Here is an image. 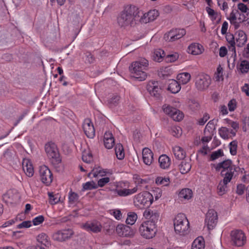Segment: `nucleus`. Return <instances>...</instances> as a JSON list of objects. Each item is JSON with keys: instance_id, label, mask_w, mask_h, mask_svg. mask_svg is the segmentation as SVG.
Instances as JSON below:
<instances>
[{"instance_id": "1", "label": "nucleus", "mask_w": 249, "mask_h": 249, "mask_svg": "<svg viewBox=\"0 0 249 249\" xmlns=\"http://www.w3.org/2000/svg\"><path fill=\"white\" fill-rule=\"evenodd\" d=\"M143 216L147 220L142 222L140 225L139 232L144 238H153L157 231V223L159 213L156 210L147 208L143 212Z\"/></svg>"}, {"instance_id": "2", "label": "nucleus", "mask_w": 249, "mask_h": 249, "mask_svg": "<svg viewBox=\"0 0 249 249\" xmlns=\"http://www.w3.org/2000/svg\"><path fill=\"white\" fill-rule=\"evenodd\" d=\"M133 179L136 185V187L132 189H128L130 186L128 181H120L116 183L114 192L119 196H127L135 193L137 191L138 187H142L143 185H146L148 182V179H142L137 174L133 176Z\"/></svg>"}, {"instance_id": "3", "label": "nucleus", "mask_w": 249, "mask_h": 249, "mask_svg": "<svg viewBox=\"0 0 249 249\" xmlns=\"http://www.w3.org/2000/svg\"><path fill=\"white\" fill-rule=\"evenodd\" d=\"M140 12L135 6L126 7L119 15L117 21L120 26H132L139 21Z\"/></svg>"}, {"instance_id": "4", "label": "nucleus", "mask_w": 249, "mask_h": 249, "mask_svg": "<svg viewBox=\"0 0 249 249\" xmlns=\"http://www.w3.org/2000/svg\"><path fill=\"white\" fill-rule=\"evenodd\" d=\"M148 65V61L144 58H141L132 63L130 67V71L132 76L139 81H142L145 80L147 74L145 71Z\"/></svg>"}, {"instance_id": "5", "label": "nucleus", "mask_w": 249, "mask_h": 249, "mask_svg": "<svg viewBox=\"0 0 249 249\" xmlns=\"http://www.w3.org/2000/svg\"><path fill=\"white\" fill-rule=\"evenodd\" d=\"M174 229L176 232L180 235H184L188 233L190 224L186 215L183 213H178L174 221Z\"/></svg>"}, {"instance_id": "6", "label": "nucleus", "mask_w": 249, "mask_h": 249, "mask_svg": "<svg viewBox=\"0 0 249 249\" xmlns=\"http://www.w3.org/2000/svg\"><path fill=\"white\" fill-rule=\"evenodd\" d=\"M217 170H221V172L223 173L225 177H227L228 175L232 178L234 173L238 172L240 168L238 167L233 165L231 161L230 160H224L218 163L216 167Z\"/></svg>"}, {"instance_id": "7", "label": "nucleus", "mask_w": 249, "mask_h": 249, "mask_svg": "<svg viewBox=\"0 0 249 249\" xmlns=\"http://www.w3.org/2000/svg\"><path fill=\"white\" fill-rule=\"evenodd\" d=\"M38 174L39 179L46 185H49L52 182L53 174L48 166L45 165L40 166Z\"/></svg>"}, {"instance_id": "8", "label": "nucleus", "mask_w": 249, "mask_h": 249, "mask_svg": "<svg viewBox=\"0 0 249 249\" xmlns=\"http://www.w3.org/2000/svg\"><path fill=\"white\" fill-rule=\"evenodd\" d=\"M211 79L207 74H200L196 78L195 85L199 90L206 89L210 85Z\"/></svg>"}, {"instance_id": "9", "label": "nucleus", "mask_w": 249, "mask_h": 249, "mask_svg": "<svg viewBox=\"0 0 249 249\" xmlns=\"http://www.w3.org/2000/svg\"><path fill=\"white\" fill-rule=\"evenodd\" d=\"M231 236L233 244L237 247H242L246 243V237L241 230L232 231L231 232Z\"/></svg>"}, {"instance_id": "10", "label": "nucleus", "mask_w": 249, "mask_h": 249, "mask_svg": "<svg viewBox=\"0 0 249 249\" xmlns=\"http://www.w3.org/2000/svg\"><path fill=\"white\" fill-rule=\"evenodd\" d=\"M218 219L216 212L213 209H209L206 215L205 224L209 230H213L216 226Z\"/></svg>"}, {"instance_id": "11", "label": "nucleus", "mask_w": 249, "mask_h": 249, "mask_svg": "<svg viewBox=\"0 0 249 249\" xmlns=\"http://www.w3.org/2000/svg\"><path fill=\"white\" fill-rule=\"evenodd\" d=\"M45 149L49 159L54 160L56 161L60 160L58 148L54 143L52 142L47 143L45 146Z\"/></svg>"}, {"instance_id": "12", "label": "nucleus", "mask_w": 249, "mask_h": 249, "mask_svg": "<svg viewBox=\"0 0 249 249\" xmlns=\"http://www.w3.org/2000/svg\"><path fill=\"white\" fill-rule=\"evenodd\" d=\"M186 34V31L184 29H175L170 31L165 34L164 38L166 41L173 42L182 37Z\"/></svg>"}, {"instance_id": "13", "label": "nucleus", "mask_w": 249, "mask_h": 249, "mask_svg": "<svg viewBox=\"0 0 249 249\" xmlns=\"http://www.w3.org/2000/svg\"><path fill=\"white\" fill-rule=\"evenodd\" d=\"M73 233V231L71 229L59 230L53 234V238L54 240L62 242L69 238Z\"/></svg>"}, {"instance_id": "14", "label": "nucleus", "mask_w": 249, "mask_h": 249, "mask_svg": "<svg viewBox=\"0 0 249 249\" xmlns=\"http://www.w3.org/2000/svg\"><path fill=\"white\" fill-rule=\"evenodd\" d=\"M82 228L88 231L97 233L101 231L102 226L99 221L93 220L88 221L83 224L82 226Z\"/></svg>"}, {"instance_id": "15", "label": "nucleus", "mask_w": 249, "mask_h": 249, "mask_svg": "<svg viewBox=\"0 0 249 249\" xmlns=\"http://www.w3.org/2000/svg\"><path fill=\"white\" fill-rule=\"evenodd\" d=\"M146 88L151 95L156 98L160 97L161 89L158 81H149L147 85Z\"/></svg>"}, {"instance_id": "16", "label": "nucleus", "mask_w": 249, "mask_h": 249, "mask_svg": "<svg viewBox=\"0 0 249 249\" xmlns=\"http://www.w3.org/2000/svg\"><path fill=\"white\" fill-rule=\"evenodd\" d=\"M19 194L16 189H10L3 194L2 199L5 202H10L12 201H18L19 198Z\"/></svg>"}, {"instance_id": "17", "label": "nucleus", "mask_w": 249, "mask_h": 249, "mask_svg": "<svg viewBox=\"0 0 249 249\" xmlns=\"http://www.w3.org/2000/svg\"><path fill=\"white\" fill-rule=\"evenodd\" d=\"M159 15V13L158 10L156 9L151 10L143 14L141 18L140 17L139 21L142 23L151 22L156 19Z\"/></svg>"}, {"instance_id": "18", "label": "nucleus", "mask_w": 249, "mask_h": 249, "mask_svg": "<svg viewBox=\"0 0 249 249\" xmlns=\"http://www.w3.org/2000/svg\"><path fill=\"white\" fill-rule=\"evenodd\" d=\"M83 128L86 136L89 138H92L95 135V130L92 123L89 119L84 120Z\"/></svg>"}, {"instance_id": "19", "label": "nucleus", "mask_w": 249, "mask_h": 249, "mask_svg": "<svg viewBox=\"0 0 249 249\" xmlns=\"http://www.w3.org/2000/svg\"><path fill=\"white\" fill-rule=\"evenodd\" d=\"M235 43L237 47H242L247 41V36L244 31L238 30L235 33Z\"/></svg>"}, {"instance_id": "20", "label": "nucleus", "mask_w": 249, "mask_h": 249, "mask_svg": "<svg viewBox=\"0 0 249 249\" xmlns=\"http://www.w3.org/2000/svg\"><path fill=\"white\" fill-rule=\"evenodd\" d=\"M162 195V191L159 188H155L152 190L151 193L145 192L144 197L149 198L150 202L157 201Z\"/></svg>"}, {"instance_id": "21", "label": "nucleus", "mask_w": 249, "mask_h": 249, "mask_svg": "<svg viewBox=\"0 0 249 249\" xmlns=\"http://www.w3.org/2000/svg\"><path fill=\"white\" fill-rule=\"evenodd\" d=\"M116 231L120 236H130L133 234L131 228L124 224L118 225L116 227Z\"/></svg>"}, {"instance_id": "22", "label": "nucleus", "mask_w": 249, "mask_h": 249, "mask_svg": "<svg viewBox=\"0 0 249 249\" xmlns=\"http://www.w3.org/2000/svg\"><path fill=\"white\" fill-rule=\"evenodd\" d=\"M204 49L202 45L197 43H193L188 47L187 52L192 55H199L203 53Z\"/></svg>"}, {"instance_id": "23", "label": "nucleus", "mask_w": 249, "mask_h": 249, "mask_svg": "<svg viewBox=\"0 0 249 249\" xmlns=\"http://www.w3.org/2000/svg\"><path fill=\"white\" fill-rule=\"evenodd\" d=\"M22 168L25 174L29 177L34 174V169L31 161L28 159H24L22 160Z\"/></svg>"}, {"instance_id": "24", "label": "nucleus", "mask_w": 249, "mask_h": 249, "mask_svg": "<svg viewBox=\"0 0 249 249\" xmlns=\"http://www.w3.org/2000/svg\"><path fill=\"white\" fill-rule=\"evenodd\" d=\"M142 160L144 164L150 165L153 161V153L148 148H144L142 151Z\"/></svg>"}, {"instance_id": "25", "label": "nucleus", "mask_w": 249, "mask_h": 249, "mask_svg": "<svg viewBox=\"0 0 249 249\" xmlns=\"http://www.w3.org/2000/svg\"><path fill=\"white\" fill-rule=\"evenodd\" d=\"M231 176L228 175L227 177H224L223 180L219 182L217 186V190L220 195H222L226 192L227 184L231 181Z\"/></svg>"}, {"instance_id": "26", "label": "nucleus", "mask_w": 249, "mask_h": 249, "mask_svg": "<svg viewBox=\"0 0 249 249\" xmlns=\"http://www.w3.org/2000/svg\"><path fill=\"white\" fill-rule=\"evenodd\" d=\"M105 146L107 149H111L114 145V139L110 132H106L104 136Z\"/></svg>"}, {"instance_id": "27", "label": "nucleus", "mask_w": 249, "mask_h": 249, "mask_svg": "<svg viewBox=\"0 0 249 249\" xmlns=\"http://www.w3.org/2000/svg\"><path fill=\"white\" fill-rule=\"evenodd\" d=\"M181 89L180 84L178 81L170 79L168 81V90L173 93L178 92Z\"/></svg>"}, {"instance_id": "28", "label": "nucleus", "mask_w": 249, "mask_h": 249, "mask_svg": "<svg viewBox=\"0 0 249 249\" xmlns=\"http://www.w3.org/2000/svg\"><path fill=\"white\" fill-rule=\"evenodd\" d=\"M160 166L163 169H168L171 164V159L166 155H162L159 158Z\"/></svg>"}, {"instance_id": "29", "label": "nucleus", "mask_w": 249, "mask_h": 249, "mask_svg": "<svg viewBox=\"0 0 249 249\" xmlns=\"http://www.w3.org/2000/svg\"><path fill=\"white\" fill-rule=\"evenodd\" d=\"M111 173L106 169H93L88 174V176L89 178L93 177L94 178L100 177H104L107 175L110 174Z\"/></svg>"}, {"instance_id": "30", "label": "nucleus", "mask_w": 249, "mask_h": 249, "mask_svg": "<svg viewBox=\"0 0 249 249\" xmlns=\"http://www.w3.org/2000/svg\"><path fill=\"white\" fill-rule=\"evenodd\" d=\"M226 40L228 42V43L230 45V49L234 53L235 55H236V50H235V35L228 33L226 35Z\"/></svg>"}, {"instance_id": "31", "label": "nucleus", "mask_w": 249, "mask_h": 249, "mask_svg": "<svg viewBox=\"0 0 249 249\" xmlns=\"http://www.w3.org/2000/svg\"><path fill=\"white\" fill-rule=\"evenodd\" d=\"M205 241L201 236L196 238L193 242L192 249H204Z\"/></svg>"}, {"instance_id": "32", "label": "nucleus", "mask_w": 249, "mask_h": 249, "mask_svg": "<svg viewBox=\"0 0 249 249\" xmlns=\"http://www.w3.org/2000/svg\"><path fill=\"white\" fill-rule=\"evenodd\" d=\"M173 152L175 157L179 160H182L186 157L184 150L179 146H175L173 148Z\"/></svg>"}, {"instance_id": "33", "label": "nucleus", "mask_w": 249, "mask_h": 249, "mask_svg": "<svg viewBox=\"0 0 249 249\" xmlns=\"http://www.w3.org/2000/svg\"><path fill=\"white\" fill-rule=\"evenodd\" d=\"M177 79L180 84L184 85L190 81L191 74L188 72L180 73L177 75Z\"/></svg>"}, {"instance_id": "34", "label": "nucleus", "mask_w": 249, "mask_h": 249, "mask_svg": "<svg viewBox=\"0 0 249 249\" xmlns=\"http://www.w3.org/2000/svg\"><path fill=\"white\" fill-rule=\"evenodd\" d=\"M191 164L189 160H183L179 165V169L180 173L182 174H186L190 171Z\"/></svg>"}, {"instance_id": "35", "label": "nucleus", "mask_w": 249, "mask_h": 249, "mask_svg": "<svg viewBox=\"0 0 249 249\" xmlns=\"http://www.w3.org/2000/svg\"><path fill=\"white\" fill-rule=\"evenodd\" d=\"M178 196L180 198L188 200L193 196V192L189 188L182 189L178 194Z\"/></svg>"}, {"instance_id": "36", "label": "nucleus", "mask_w": 249, "mask_h": 249, "mask_svg": "<svg viewBox=\"0 0 249 249\" xmlns=\"http://www.w3.org/2000/svg\"><path fill=\"white\" fill-rule=\"evenodd\" d=\"M37 241L45 247L50 245L48 235L45 233H41L36 236Z\"/></svg>"}, {"instance_id": "37", "label": "nucleus", "mask_w": 249, "mask_h": 249, "mask_svg": "<svg viewBox=\"0 0 249 249\" xmlns=\"http://www.w3.org/2000/svg\"><path fill=\"white\" fill-rule=\"evenodd\" d=\"M165 56L164 52L161 49H156L153 54V59L155 61L160 62L162 61Z\"/></svg>"}, {"instance_id": "38", "label": "nucleus", "mask_w": 249, "mask_h": 249, "mask_svg": "<svg viewBox=\"0 0 249 249\" xmlns=\"http://www.w3.org/2000/svg\"><path fill=\"white\" fill-rule=\"evenodd\" d=\"M115 154L119 160H122L124 157V147L121 143H117L115 148Z\"/></svg>"}, {"instance_id": "39", "label": "nucleus", "mask_w": 249, "mask_h": 249, "mask_svg": "<svg viewBox=\"0 0 249 249\" xmlns=\"http://www.w3.org/2000/svg\"><path fill=\"white\" fill-rule=\"evenodd\" d=\"M220 136L224 139H227L233 136L231 133V130L226 127H222L218 130Z\"/></svg>"}, {"instance_id": "40", "label": "nucleus", "mask_w": 249, "mask_h": 249, "mask_svg": "<svg viewBox=\"0 0 249 249\" xmlns=\"http://www.w3.org/2000/svg\"><path fill=\"white\" fill-rule=\"evenodd\" d=\"M82 160L86 163H90L93 160L92 155L89 149H85L83 151Z\"/></svg>"}, {"instance_id": "41", "label": "nucleus", "mask_w": 249, "mask_h": 249, "mask_svg": "<svg viewBox=\"0 0 249 249\" xmlns=\"http://www.w3.org/2000/svg\"><path fill=\"white\" fill-rule=\"evenodd\" d=\"M170 183V178L168 177H158L155 179V183L157 185L167 186Z\"/></svg>"}, {"instance_id": "42", "label": "nucleus", "mask_w": 249, "mask_h": 249, "mask_svg": "<svg viewBox=\"0 0 249 249\" xmlns=\"http://www.w3.org/2000/svg\"><path fill=\"white\" fill-rule=\"evenodd\" d=\"M206 11L212 21H215L219 17L218 13L209 7H206Z\"/></svg>"}, {"instance_id": "43", "label": "nucleus", "mask_w": 249, "mask_h": 249, "mask_svg": "<svg viewBox=\"0 0 249 249\" xmlns=\"http://www.w3.org/2000/svg\"><path fill=\"white\" fill-rule=\"evenodd\" d=\"M137 215L134 212H129L127 214V217L126 219V223L127 224L133 225L137 219Z\"/></svg>"}, {"instance_id": "44", "label": "nucleus", "mask_w": 249, "mask_h": 249, "mask_svg": "<svg viewBox=\"0 0 249 249\" xmlns=\"http://www.w3.org/2000/svg\"><path fill=\"white\" fill-rule=\"evenodd\" d=\"M239 69L242 73H247L249 71V61L246 60H241L239 65Z\"/></svg>"}, {"instance_id": "45", "label": "nucleus", "mask_w": 249, "mask_h": 249, "mask_svg": "<svg viewBox=\"0 0 249 249\" xmlns=\"http://www.w3.org/2000/svg\"><path fill=\"white\" fill-rule=\"evenodd\" d=\"M174 112L172 113L170 115L171 117L176 121H180L183 118V114L180 112L179 110L177 108L175 110H173Z\"/></svg>"}, {"instance_id": "46", "label": "nucleus", "mask_w": 249, "mask_h": 249, "mask_svg": "<svg viewBox=\"0 0 249 249\" xmlns=\"http://www.w3.org/2000/svg\"><path fill=\"white\" fill-rule=\"evenodd\" d=\"M82 186L83 190H90L97 188V184L93 181L87 182L83 184Z\"/></svg>"}, {"instance_id": "47", "label": "nucleus", "mask_w": 249, "mask_h": 249, "mask_svg": "<svg viewBox=\"0 0 249 249\" xmlns=\"http://www.w3.org/2000/svg\"><path fill=\"white\" fill-rule=\"evenodd\" d=\"M170 133L173 136L179 137L182 134V129L179 126H173L171 128Z\"/></svg>"}, {"instance_id": "48", "label": "nucleus", "mask_w": 249, "mask_h": 249, "mask_svg": "<svg viewBox=\"0 0 249 249\" xmlns=\"http://www.w3.org/2000/svg\"><path fill=\"white\" fill-rule=\"evenodd\" d=\"M240 15L238 10L237 9H233L231 13H230V17L228 18V19L230 21L231 23H235L237 18V15Z\"/></svg>"}, {"instance_id": "49", "label": "nucleus", "mask_w": 249, "mask_h": 249, "mask_svg": "<svg viewBox=\"0 0 249 249\" xmlns=\"http://www.w3.org/2000/svg\"><path fill=\"white\" fill-rule=\"evenodd\" d=\"M160 72L163 76H168L172 74L173 71L170 67H166L161 68Z\"/></svg>"}, {"instance_id": "50", "label": "nucleus", "mask_w": 249, "mask_h": 249, "mask_svg": "<svg viewBox=\"0 0 249 249\" xmlns=\"http://www.w3.org/2000/svg\"><path fill=\"white\" fill-rule=\"evenodd\" d=\"M237 142L233 141L229 144V148L231 154L232 155H235L237 153Z\"/></svg>"}, {"instance_id": "51", "label": "nucleus", "mask_w": 249, "mask_h": 249, "mask_svg": "<svg viewBox=\"0 0 249 249\" xmlns=\"http://www.w3.org/2000/svg\"><path fill=\"white\" fill-rule=\"evenodd\" d=\"M48 196L51 202H59L60 201V196L58 194H54L53 192H49Z\"/></svg>"}, {"instance_id": "52", "label": "nucleus", "mask_w": 249, "mask_h": 249, "mask_svg": "<svg viewBox=\"0 0 249 249\" xmlns=\"http://www.w3.org/2000/svg\"><path fill=\"white\" fill-rule=\"evenodd\" d=\"M229 125L233 128L232 130H231V133L233 136H235L239 128V124L237 122L231 121L229 123Z\"/></svg>"}, {"instance_id": "53", "label": "nucleus", "mask_w": 249, "mask_h": 249, "mask_svg": "<svg viewBox=\"0 0 249 249\" xmlns=\"http://www.w3.org/2000/svg\"><path fill=\"white\" fill-rule=\"evenodd\" d=\"M237 8L238 10L240 11L242 13H245L248 16L249 14V9L246 4L243 3H239L237 5Z\"/></svg>"}, {"instance_id": "54", "label": "nucleus", "mask_w": 249, "mask_h": 249, "mask_svg": "<svg viewBox=\"0 0 249 249\" xmlns=\"http://www.w3.org/2000/svg\"><path fill=\"white\" fill-rule=\"evenodd\" d=\"M218 6L220 7V9L227 12L229 9L228 3L224 1L223 0H217Z\"/></svg>"}, {"instance_id": "55", "label": "nucleus", "mask_w": 249, "mask_h": 249, "mask_svg": "<svg viewBox=\"0 0 249 249\" xmlns=\"http://www.w3.org/2000/svg\"><path fill=\"white\" fill-rule=\"evenodd\" d=\"M214 77L216 81H220L223 79V69L220 66L217 68Z\"/></svg>"}, {"instance_id": "56", "label": "nucleus", "mask_w": 249, "mask_h": 249, "mask_svg": "<svg viewBox=\"0 0 249 249\" xmlns=\"http://www.w3.org/2000/svg\"><path fill=\"white\" fill-rule=\"evenodd\" d=\"M176 109V108L172 107L170 105L166 104L163 105L162 107L163 112L169 116L171 115L172 112L173 113L174 112L173 110H175Z\"/></svg>"}, {"instance_id": "57", "label": "nucleus", "mask_w": 249, "mask_h": 249, "mask_svg": "<svg viewBox=\"0 0 249 249\" xmlns=\"http://www.w3.org/2000/svg\"><path fill=\"white\" fill-rule=\"evenodd\" d=\"M246 188H247L244 184L241 183L238 184L236 186V193L238 195H243L244 194L245 189Z\"/></svg>"}, {"instance_id": "58", "label": "nucleus", "mask_w": 249, "mask_h": 249, "mask_svg": "<svg viewBox=\"0 0 249 249\" xmlns=\"http://www.w3.org/2000/svg\"><path fill=\"white\" fill-rule=\"evenodd\" d=\"M110 181V178L108 177L103 178L98 180L97 182V187H102L108 183Z\"/></svg>"}, {"instance_id": "59", "label": "nucleus", "mask_w": 249, "mask_h": 249, "mask_svg": "<svg viewBox=\"0 0 249 249\" xmlns=\"http://www.w3.org/2000/svg\"><path fill=\"white\" fill-rule=\"evenodd\" d=\"M215 129V125L213 121H210L207 124L205 128V132L208 131L209 132H212L213 130Z\"/></svg>"}, {"instance_id": "60", "label": "nucleus", "mask_w": 249, "mask_h": 249, "mask_svg": "<svg viewBox=\"0 0 249 249\" xmlns=\"http://www.w3.org/2000/svg\"><path fill=\"white\" fill-rule=\"evenodd\" d=\"M223 154V151L221 149H218V150L212 153L211 156V158L212 160H214L222 156Z\"/></svg>"}, {"instance_id": "61", "label": "nucleus", "mask_w": 249, "mask_h": 249, "mask_svg": "<svg viewBox=\"0 0 249 249\" xmlns=\"http://www.w3.org/2000/svg\"><path fill=\"white\" fill-rule=\"evenodd\" d=\"M78 199V195L74 192H72L71 191L69 192V202H75Z\"/></svg>"}, {"instance_id": "62", "label": "nucleus", "mask_w": 249, "mask_h": 249, "mask_svg": "<svg viewBox=\"0 0 249 249\" xmlns=\"http://www.w3.org/2000/svg\"><path fill=\"white\" fill-rule=\"evenodd\" d=\"M44 220V218L42 215H39L33 219L32 222L35 226L41 224Z\"/></svg>"}, {"instance_id": "63", "label": "nucleus", "mask_w": 249, "mask_h": 249, "mask_svg": "<svg viewBox=\"0 0 249 249\" xmlns=\"http://www.w3.org/2000/svg\"><path fill=\"white\" fill-rule=\"evenodd\" d=\"M229 110L230 111H234L235 108H236L237 106V102L236 101L233 99L231 100L228 104Z\"/></svg>"}, {"instance_id": "64", "label": "nucleus", "mask_w": 249, "mask_h": 249, "mask_svg": "<svg viewBox=\"0 0 249 249\" xmlns=\"http://www.w3.org/2000/svg\"><path fill=\"white\" fill-rule=\"evenodd\" d=\"M32 225V222L31 221H24L18 224L17 227L18 229L28 228L31 227Z\"/></svg>"}]
</instances>
